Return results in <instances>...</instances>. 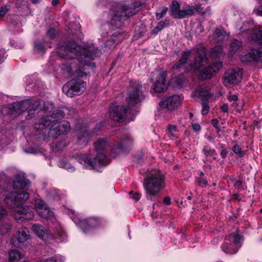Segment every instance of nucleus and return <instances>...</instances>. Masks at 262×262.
<instances>
[{
	"instance_id": "nucleus-57",
	"label": "nucleus",
	"mask_w": 262,
	"mask_h": 262,
	"mask_svg": "<svg viewBox=\"0 0 262 262\" xmlns=\"http://www.w3.org/2000/svg\"><path fill=\"white\" fill-rule=\"evenodd\" d=\"M242 184V182L241 180H238L235 182L234 184V186L235 187L239 188Z\"/></svg>"
},
{
	"instance_id": "nucleus-31",
	"label": "nucleus",
	"mask_w": 262,
	"mask_h": 262,
	"mask_svg": "<svg viewBox=\"0 0 262 262\" xmlns=\"http://www.w3.org/2000/svg\"><path fill=\"white\" fill-rule=\"evenodd\" d=\"M94 146L97 151H100L106 149L109 143L107 139L100 138L94 143Z\"/></svg>"
},
{
	"instance_id": "nucleus-11",
	"label": "nucleus",
	"mask_w": 262,
	"mask_h": 262,
	"mask_svg": "<svg viewBox=\"0 0 262 262\" xmlns=\"http://www.w3.org/2000/svg\"><path fill=\"white\" fill-rule=\"evenodd\" d=\"M86 85V82L82 80H72L63 86L62 91L67 96L72 97L84 92Z\"/></svg>"
},
{
	"instance_id": "nucleus-41",
	"label": "nucleus",
	"mask_w": 262,
	"mask_h": 262,
	"mask_svg": "<svg viewBox=\"0 0 262 262\" xmlns=\"http://www.w3.org/2000/svg\"><path fill=\"white\" fill-rule=\"evenodd\" d=\"M168 10V8L163 7L159 8L156 12L157 18L160 19L162 18L166 14Z\"/></svg>"
},
{
	"instance_id": "nucleus-17",
	"label": "nucleus",
	"mask_w": 262,
	"mask_h": 262,
	"mask_svg": "<svg viewBox=\"0 0 262 262\" xmlns=\"http://www.w3.org/2000/svg\"><path fill=\"white\" fill-rule=\"evenodd\" d=\"M242 73L238 68L227 71L224 75V83L226 85L237 84L242 79Z\"/></svg>"
},
{
	"instance_id": "nucleus-36",
	"label": "nucleus",
	"mask_w": 262,
	"mask_h": 262,
	"mask_svg": "<svg viewBox=\"0 0 262 262\" xmlns=\"http://www.w3.org/2000/svg\"><path fill=\"white\" fill-rule=\"evenodd\" d=\"M58 166L63 168H65L70 172H73L75 170V167L64 160H60L58 162Z\"/></svg>"
},
{
	"instance_id": "nucleus-58",
	"label": "nucleus",
	"mask_w": 262,
	"mask_h": 262,
	"mask_svg": "<svg viewBox=\"0 0 262 262\" xmlns=\"http://www.w3.org/2000/svg\"><path fill=\"white\" fill-rule=\"evenodd\" d=\"M227 152L225 149H222L221 151V156L223 158H225L227 156Z\"/></svg>"
},
{
	"instance_id": "nucleus-42",
	"label": "nucleus",
	"mask_w": 262,
	"mask_h": 262,
	"mask_svg": "<svg viewBox=\"0 0 262 262\" xmlns=\"http://www.w3.org/2000/svg\"><path fill=\"white\" fill-rule=\"evenodd\" d=\"M202 152L206 157L216 155L215 150L214 149L208 148L206 147L203 148Z\"/></svg>"
},
{
	"instance_id": "nucleus-14",
	"label": "nucleus",
	"mask_w": 262,
	"mask_h": 262,
	"mask_svg": "<svg viewBox=\"0 0 262 262\" xmlns=\"http://www.w3.org/2000/svg\"><path fill=\"white\" fill-rule=\"evenodd\" d=\"M241 33L249 32L251 33V37L252 40L262 43V28L255 27L252 21L245 22L240 28Z\"/></svg>"
},
{
	"instance_id": "nucleus-22",
	"label": "nucleus",
	"mask_w": 262,
	"mask_h": 262,
	"mask_svg": "<svg viewBox=\"0 0 262 262\" xmlns=\"http://www.w3.org/2000/svg\"><path fill=\"white\" fill-rule=\"evenodd\" d=\"M32 230L39 238L44 241L54 238V235L49 233L48 231L41 225L38 224L33 225Z\"/></svg>"
},
{
	"instance_id": "nucleus-5",
	"label": "nucleus",
	"mask_w": 262,
	"mask_h": 262,
	"mask_svg": "<svg viewBox=\"0 0 262 262\" xmlns=\"http://www.w3.org/2000/svg\"><path fill=\"white\" fill-rule=\"evenodd\" d=\"M143 185L146 198L151 200L157 198L165 186L163 176L160 171L156 170L153 171L144 179Z\"/></svg>"
},
{
	"instance_id": "nucleus-43",
	"label": "nucleus",
	"mask_w": 262,
	"mask_h": 262,
	"mask_svg": "<svg viewBox=\"0 0 262 262\" xmlns=\"http://www.w3.org/2000/svg\"><path fill=\"white\" fill-rule=\"evenodd\" d=\"M202 108L201 111L203 115H206L209 111L210 108L207 101H203L201 102Z\"/></svg>"
},
{
	"instance_id": "nucleus-28",
	"label": "nucleus",
	"mask_w": 262,
	"mask_h": 262,
	"mask_svg": "<svg viewBox=\"0 0 262 262\" xmlns=\"http://www.w3.org/2000/svg\"><path fill=\"white\" fill-rule=\"evenodd\" d=\"M9 255L10 262H26L27 260L25 255L17 250H11Z\"/></svg>"
},
{
	"instance_id": "nucleus-19",
	"label": "nucleus",
	"mask_w": 262,
	"mask_h": 262,
	"mask_svg": "<svg viewBox=\"0 0 262 262\" xmlns=\"http://www.w3.org/2000/svg\"><path fill=\"white\" fill-rule=\"evenodd\" d=\"M222 63L215 62L212 66L204 68L199 74V78L201 80H205L211 78L215 73L219 72L222 67Z\"/></svg>"
},
{
	"instance_id": "nucleus-1",
	"label": "nucleus",
	"mask_w": 262,
	"mask_h": 262,
	"mask_svg": "<svg viewBox=\"0 0 262 262\" xmlns=\"http://www.w3.org/2000/svg\"><path fill=\"white\" fill-rule=\"evenodd\" d=\"M56 51L60 57L69 60L61 65V70L75 77H83L90 73V69L94 67L90 61L101 54V51L92 44H84L81 47L73 41L60 42Z\"/></svg>"
},
{
	"instance_id": "nucleus-61",
	"label": "nucleus",
	"mask_w": 262,
	"mask_h": 262,
	"mask_svg": "<svg viewBox=\"0 0 262 262\" xmlns=\"http://www.w3.org/2000/svg\"><path fill=\"white\" fill-rule=\"evenodd\" d=\"M198 184L199 185H202V184H204L205 186H206L207 184V181L206 180H200L198 182Z\"/></svg>"
},
{
	"instance_id": "nucleus-49",
	"label": "nucleus",
	"mask_w": 262,
	"mask_h": 262,
	"mask_svg": "<svg viewBox=\"0 0 262 262\" xmlns=\"http://www.w3.org/2000/svg\"><path fill=\"white\" fill-rule=\"evenodd\" d=\"M245 105V102H242V107L241 108H238L237 106H238V104H237V102L236 101H234L233 102V103L232 104V106L235 108H236V111L239 112V113H241L242 110H243V106Z\"/></svg>"
},
{
	"instance_id": "nucleus-33",
	"label": "nucleus",
	"mask_w": 262,
	"mask_h": 262,
	"mask_svg": "<svg viewBox=\"0 0 262 262\" xmlns=\"http://www.w3.org/2000/svg\"><path fill=\"white\" fill-rule=\"evenodd\" d=\"M214 37L217 41H222L227 37L226 32L222 29H216L214 33Z\"/></svg>"
},
{
	"instance_id": "nucleus-64",
	"label": "nucleus",
	"mask_w": 262,
	"mask_h": 262,
	"mask_svg": "<svg viewBox=\"0 0 262 262\" xmlns=\"http://www.w3.org/2000/svg\"><path fill=\"white\" fill-rule=\"evenodd\" d=\"M43 262H56V260L55 259H54V258H51L46 259Z\"/></svg>"
},
{
	"instance_id": "nucleus-6",
	"label": "nucleus",
	"mask_w": 262,
	"mask_h": 262,
	"mask_svg": "<svg viewBox=\"0 0 262 262\" xmlns=\"http://www.w3.org/2000/svg\"><path fill=\"white\" fill-rule=\"evenodd\" d=\"M35 207L36 211L40 216L46 219H51L53 222V228L54 234L60 241L66 239V234L62 230L59 223L53 218V212L49 208L48 204L42 200L37 199L35 201Z\"/></svg>"
},
{
	"instance_id": "nucleus-32",
	"label": "nucleus",
	"mask_w": 262,
	"mask_h": 262,
	"mask_svg": "<svg viewBox=\"0 0 262 262\" xmlns=\"http://www.w3.org/2000/svg\"><path fill=\"white\" fill-rule=\"evenodd\" d=\"M0 221V235H5L11 230L12 226L9 221Z\"/></svg>"
},
{
	"instance_id": "nucleus-4",
	"label": "nucleus",
	"mask_w": 262,
	"mask_h": 262,
	"mask_svg": "<svg viewBox=\"0 0 262 262\" xmlns=\"http://www.w3.org/2000/svg\"><path fill=\"white\" fill-rule=\"evenodd\" d=\"M27 191H22L17 193L12 191V185L4 182H0V200L11 209L21 207V205L29 199Z\"/></svg>"
},
{
	"instance_id": "nucleus-40",
	"label": "nucleus",
	"mask_w": 262,
	"mask_h": 262,
	"mask_svg": "<svg viewBox=\"0 0 262 262\" xmlns=\"http://www.w3.org/2000/svg\"><path fill=\"white\" fill-rule=\"evenodd\" d=\"M168 132L170 136L176 137L178 136V130L176 125H169L168 127Z\"/></svg>"
},
{
	"instance_id": "nucleus-27",
	"label": "nucleus",
	"mask_w": 262,
	"mask_h": 262,
	"mask_svg": "<svg viewBox=\"0 0 262 262\" xmlns=\"http://www.w3.org/2000/svg\"><path fill=\"white\" fill-rule=\"evenodd\" d=\"M78 143L80 144H86L89 140L91 134L86 128H82L77 130Z\"/></svg>"
},
{
	"instance_id": "nucleus-63",
	"label": "nucleus",
	"mask_w": 262,
	"mask_h": 262,
	"mask_svg": "<svg viewBox=\"0 0 262 262\" xmlns=\"http://www.w3.org/2000/svg\"><path fill=\"white\" fill-rule=\"evenodd\" d=\"M160 31H161L157 26L153 29L152 30V33L153 34H157Z\"/></svg>"
},
{
	"instance_id": "nucleus-12",
	"label": "nucleus",
	"mask_w": 262,
	"mask_h": 262,
	"mask_svg": "<svg viewBox=\"0 0 262 262\" xmlns=\"http://www.w3.org/2000/svg\"><path fill=\"white\" fill-rule=\"evenodd\" d=\"M29 106V100L15 102L9 106H4L1 112L3 115L10 114L14 117H17L27 109Z\"/></svg>"
},
{
	"instance_id": "nucleus-51",
	"label": "nucleus",
	"mask_w": 262,
	"mask_h": 262,
	"mask_svg": "<svg viewBox=\"0 0 262 262\" xmlns=\"http://www.w3.org/2000/svg\"><path fill=\"white\" fill-rule=\"evenodd\" d=\"M194 9L195 10V13H204V8L201 6V5H196L194 6Z\"/></svg>"
},
{
	"instance_id": "nucleus-10",
	"label": "nucleus",
	"mask_w": 262,
	"mask_h": 262,
	"mask_svg": "<svg viewBox=\"0 0 262 262\" xmlns=\"http://www.w3.org/2000/svg\"><path fill=\"white\" fill-rule=\"evenodd\" d=\"M243 241V237L238 233H232L226 238L222 248L226 253L232 254L236 253L241 247V242Z\"/></svg>"
},
{
	"instance_id": "nucleus-47",
	"label": "nucleus",
	"mask_w": 262,
	"mask_h": 262,
	"mask_svg": "<svg viewBox=\"0 0 262 262\" xmlns=\"http://www.w3.org/2000/svg\"><path fill=\"white\" fill-rule=\"evenodd\" d=\"M9 8L8 6H2L0 8V18L3 17L8 11Z\"/></svg>"
},
{
	"instance_id": "nucleus-52",
	"label": "nucleus",
	"mask_w": 262,
	"mask_h": 262,
	"mask_svg": "<svg viewBox=\"0 0 262 262\" xmlns=\"http://www.w3.org/2000/svg\"><path fill=\"white\" fill-rule=\"evenodd\" d=\"M228 99L229 101H236L238 100V97L236 95H230Z\"/></svg>"
},
{
	"instance_id": "nucleus-48",
	"label": "nucleus",
	"mask_w": 262,
	"mask_h": 262,
	"mask_svg": "<svg viewBox=\"0 0 262 262\" xmlns=\"http://www.w3.org/2000/svg\"><path fill=\"white\" fill-rule=\"evenodd\" d=\"M129 194L130 198L134 199L136 201L139 200V199H140V195L138 193H133V191H130Z\"/></svg>"
},
{
	"instance_id": "nucleus-53",
	"label": "nucleus",
	"mask_w": 262,
	"mask_h": 262,
	"mask_svg": "<svg viewBox=\"0 0 262 262\" xmlns=\"http://www.w3.org/2000/svg\"><path fill=\"white\" fill-rule=\"evenodd\" d=\"M211 123H212V124L213 125V126L216 128L217 133H219L220 131V129H219V127L217 126V123H218L217 120L215 119H212L211 121Z\"/></svg>"
},
{
	"instance_id": "nucleus-23",
	"label": "nucleus",
	"mask_w": 262,
	"mask_h": 262,
	"mask_svg": "<svg viewBox=\"0 0 262 262\" xmlns=\"http://www.w3.org/2000/svg\"><path fill=\"white\" fill-rule=\"evenodd\" d=\"M167 73L165 71L160 73L156 80L154 90L157 93H161L167 90V85L165 83V77Z\"/></svg>"
},
{
	"instance_id": "nucleus-7",
	"label": "nucleus",
	"mask_w": 262,
	"mask_h": 262,
	"mask_svg": "<svg viewBox=\"0 0 262 262\" xmlns=\"http://www.w3.org/2000/svg\"><path fill=\"white\" fill-rule=\"evenodd\" d=\"M141 7L138 3L132 4L129 7L125 5H117L111 20V24L116 27H121L127 17L136 14Z\"/></svg>"
},
{
	"instance_id": "nucleus-44",
	"label": "nucleus",
	"mask_w": 262,
	"mask_h": 262,
	"mask_svg": "<svg viewBox=\"0 0 262 262\" xmlns=\"http://www.w3.org/2000/svg\"><path fill=\"white\" fill-rule=\"evenodd\" d=\"M8 215L6 209L2 205H0V221H3Z\"/></svg>"
},
{
	"instance_id": "nucleus-54",
	"label": "nucleus",
	"mask_w": 262,
	"mask_h": 262,
	"mask_svg": "<svg viewBox=\"0 0 262 262\" xmlns=\"http://www.w3.org/2000/svg\"><path fill=\"white\" fill-rule=\"evenodd\" d=\"M192 128L195 132H198L201 129V126L199 124H194L192 125Z\"/></svg>"
},
{
	"instance_id": "nucleus-21",
	"label": "nucleus",
	"mask_w": 262,
	"mask_h": 262,
	"mask_svg": "<svg viewBox=\"0 0 262 262\" xmlns=\"http://www.w3.org/2000/svg\"><path fill=\"white\" fill-rule=\"evenodd\" d=\"M182 99L178 95H174L168 97L165 101L160 103V106L162 108L172 110L178 107L181 104Z\"/></svg>"
},
{
	"instance_id": "nucleus-3",
	"label": "nucleus",
	"mask_w": 262,
	"mask_h": 262,
	"mask_svg": "<svg viewBox=\"0 0 262 262\" xmlns=\"http://www.w3.org/2000/svg\"><path fill=\"white\" fill-rule=\"evenodd\" d=\"M193 57H194L193 62H190L189 64L191 69L194 71L208 63L205 49L201 46H198L193 49L184 52L179 61L173 66V68L176 69H180L185 63L190 61Z\"/></svg>"
},
{
	"instance_id": "nucleus-59",
	"label": "nucleus",
	"mask_w": 262,
	"mask_h": 262,
	"mask_svg": "<svg viewBox=\"0 0 262 262\" xmlns=\"http://www.w3.org/2000/svg\"><path fill=\"white\" fill-rule=\"evenodd\" d=\"M164 202L166 205H169L170 204V199L169 197H165L164 199Z\"/></svg>"
},
{
	"instance_id": "nucleus-18",
	"label": "nucleus",
	"mask_w": 262,
	"mask_h": 262,
	"mask_svg": "<svg viewBox=\"0 0 262 262\" xmlns=\"http://www.w3.org/2000/svg\"><path fill=\"white\" fill-rule=\"evenodd\" d=\"M13 215L16 220H29L34 216L33 208L28 206L14 209Z\"/></svg>"
},
{
	"instance_id": "nucleus-15",
	"label": "nucleus",
	"mask_w": 262,
	"mask_h": 262,
	"mask_svg": "<svg viewBox=\"0 0 262 262\" xmlns=\"http://www.w3.org/2000/svg\"><path fill=\"white\" fill-rule=\"evenodd\" d=\"M30 235L28 229H20L12 239V244L16 247L23 248L29 244Z\"/></svg>"
},
{
	"instance_id": "nucleus-30",
	"label": "nucleus",
	"mask_w": 262,
	"mask_h": 262,
	"mask_svg": "<svg viewBox=\"0 0 262 262\" xmlns=\"http://www.w3.org/2000/svg\"><path fill=\"white\" fill-rule=\"evenodd\" d=\"M80 225L86 229L94 228L99 225V221L95 218L91 217L82 220L80 222Z\"/></svg>"
},
{
	"instance_id": "nucleus-45",
	"label": "nucleus",
	"mask_w": 262,
	"mask_h": 262,
	"mask_svg": "<svg viewBox=\"0 0 262 262\" xmlns=\"http://www.w3.org/2000/svg\"><path fill=\"white\" fill-rule=\"evenodd\" d=\"M253 13L257 15L262 16V0L259 1V5L258 8L253 10Z\"/></svg>"
},
{
	"instance_id": "nucleus-16",
	"label": "nucleus",
	"mask_w": 262,
	"mask_h": 262,
	"mask_svg": "<svg viewBox=\"0 0 262 262\" xmlns=\"http://www.w3.org/2000/svg\"><path fill=\"white\" fill-rule=\"evenodd\" d=\"M126 112V107L113 104L108 110V117L115 122H122L125 118Z\"/></svg>"
},
{
	"instance_id": "nucleus-50",
	"label": "nucleus",
	"mask_w": 262,
	"mask_h": 262,
	"mask_svg": "<svg viewBox=\"0 0 262 262\" xmlns=\"http://www.w3.org/2000/svg\"><path fill=\"white\" fill-rule=\"evenodd\" d=\"M220 109L224 113H227L229 110L228 105L227 103H224L220 106Z\"/></svg>"
},
{
	"instance_id": "nucleus-38",
	"label": "nucleus",
	"mask_w": 262,
	"mask_h": 262,
	"mask_svg": "<svg viewBox=\"0 0 262 262\" xmlns=\"http://www.w3.org/2000/svg\"><path fill=\"white\" fill-rule=\"evenodd\" d=\"M232 150L234 153L237 155L239 157H242L245 155V152L242 150L241 147L238 144H235L233 146Z\"/></svg>"
},
{
	"instance_id": "nucleus-8",
	"label": "nucleus",
	"mask_w": 262,
	"mask_h": 262,
	"mask_svg": "<svg viewBox=\"0 0 262 262\" xmlns=\"http://www.w3.org/2000/svg\"><path fill=\"white\" fill-rule=\"evenodd\" d=\"M75 159L84 167L100 171L101 167L106 166L109 163L107 156L102 153H99L93 160L87 154H77Z\"/></svg>"
},
{
	"instance_id": "nucleus-34",
	"label": "nucleus",
	"mask_w": 262,
	"mask_h": 262,
	"mask_svg": "<svg viewBox=\"0 0 262 262\" xmlns=\"http://www.w3.org/2000/svg\"><path fill=\"white\" fill-rule=\"evenodd\" d=\"M195 13L194 6H188L187 9L184 10H182L181 14L178 17H181V18H184L186 16H191Z\"/></svg>"
},
{
	"instance_id": "nucleus-56",
	"label": "nucleus",
	"mask_w": 262,
	"mask_h": 262,
	"mask_svg": "<svg viewBox=\"0 0 262 262\" xmlns=\"http://www.w3.org/2000/svg\"><path fill=\"white\" fill-rule=\"evenodd\" d=\"M165 25V23L163 21H160L158 25H157V27L161 30L162 29L164 28Z\"/></svg>"
},
{
	"instance_id": "nucleus-20",
	"label": "nucleus",
	"mask_w": 262,
	"mask_h": 262,
	"mask_svg": "<svg viewBox=\"0 0 262 262\" xmlns=\"http://www.w3.org/2000/svg\"><path fill=\"white\" fill-rule=\"evenodd\" d=\"M262 56V49H252L243 53L241 59L242 62H258Z\"/></svg>"
},
{
	"instance_id": "nucleus-60",
	"label": "nucleus",
	"mask_w": 262,
	"mask_h": 262,
	"mask_svg": "<svg viewBox=\"0 0 262 262\" xmlns=\"http://www.w3.org/2000/svg\"><path fill=\"white\" fill-rule=\"evenodd\" d=\"M115 42L112 39H111V40H107L106 42H105V46H110V45H113V44H114Z\"/></svg>"
},
{
	"instance_id": "nucleus-2",
	"label": "nucleus",
	"mask_w": 262,
	"mask_h": 262,
	"mask_svg": "<svg viewBox=\"0 0 262 262\" xmlns=\"http://www.w3.org/2000/svg\"><path fill=\"white\" fill-rule=\"evenodd\" d=\"M66 114H71V110L67 107H63L61 110L53 108L50 116L54 118L43 117L39 123L35 124L36 135L39 139L48 141L50 138H56L61 134L68 133L71 129L69 122L65 120L58 121Z\"/></svg>"
},
{
	"instance_id": "nucleus-37",
	"label": "nucleus",
	"mask_w": 262,
	"mask_h": 262,
	"mask_svg": "<svg viewBox=\"0 0 262 262\" xmlns=\"http://www.w3.org/2000/svg\"><path fill=\"white\" fill-rule=\"evenodd\" d=\"M211 54L213 57H220L223 55L222 47L220 46L215 47L211 50Z\"/></svg>"
},
{
	"instance_id": "nucleus-13",
	"label": "nucleus",
	"mask_w": 262,
	"mask_h": 262,
	"mask_svg": "<svg viewBox=\"0 0 262 262\" xmlns=\"http://www.w3.org/2000/svg\"><path fill=\"white\" fill-rule=\"evenodd\" d=\"M141 89L142 85L140 82H136L133 83L132 90L126 99L129 108L134 106L143 100L144 96L142 94Z\"/></svg>"
},
{
	"instance_id": "nucleus-46",
	"label": "nucleus",
	"mask_w": 262,
	"mask_h": 262,
	"mask_svg": "<svg viewBox=\"0 0 262 262\" xmlns=\"http://www.w3.org/2000/svg\"><path fill=\"white\" fill-rule=\"evenodd\" d=\"M47 34L50 39H52L55 36V30L53 28H50L47 31Z\"/></svg>"
},
{
	"instance_id": "nucleus-39",
	"label": "nucleus",
	"mask_w": 262,
	"mask_h": 262,
	"mask_svg": "<svg viewBox=\"0 0 262 262\" xmlns=\"http://www.w3.org/2000/svg\"><path fill=\"white\" fill-rule=\"evenodd\" d=\"M34 50L38 53H44L46 48L44 45L40 42H35L34 44Z\"/></svg>"
},
{
	"instance_id": "nucleus-9",
	"label": "nucleus",
	"mask_w": 262,
	"mask_h": 262,
	"mask_svg": "<svg viewBox=\"0 0 262 262\" xmlns=\"http://www.w3.org/2000/svg\"><path fill=\"white\" fill-rule=\"evenodd\" d=\"M54 106L52 103L49 101L44 102L42 100L32 101L29 100V106L26 110L28 111V115L26 116L27 119L33 118L35 115L37 110L40 109L42 112V118L43 117H51L54 118L53 116H51L49 114L52 112Z\"/></svg>"
},
{
	"instance_id": "nucleus-29",
	"label": "nucleus",
	"mask_w": 262,
	"mask_h": 262,
	"mask_svg": "<svg viewBox=\"0 0 262 262\" xmlns=\"http://www.w3.org/2000/svg\"><path fill=\"white\" fill-rule=\"evenodd\" d=\"M181 12L180 4L176 1H173L170 6V15L176 18H181V17L178 16L180 15Z\"/></svg>"
},
{
	"instance_id": "nucleus-62",
	"label": "nucleus",
	"mask_w": 262,
	"mask_h": 262,
	"mask_svg": "<svg viewBox=\"0 0 262 262\" xmlns=\"http://www.w3.org/2000/svg\"><path fill=\"white\" fill-rule=\"evenodd\" d=\"M26 152L30 154H35L36 152V150L33 148H29L28 150H26Z\"/></svg>"
},
{
	"instance_id": "nucleus-24",
	"label": "nucleus",
	"mask_w": 262,
	"mask_h": 262,
	"mask_svg": "<svg viewBox=\"0 0 262 262\" xmlns=\"http://www.w3.org/2000/svg\"><path fill=\"white\" fill-rule=\"evenodd\" d=\"M29 184V181L23 176L17 175L14 178L13 187L16 189H23L28 186Z\"/></svg>"
},
{
	"instance_id": "nucleus-35",
	"label": "nucleus",
	"mask_w": 262,
	"mask_h": 262,
	"mask_svg": "<svg viewBox=\"0 0 262 262\" xmlns=\"http://www.w3.org/2000/svg\"><path fill=\"white\" fill-rule=\"evenodd\" d=\"M242 45V42L237 39H234L230 45V53L234 54L239 49Z\"/></svg>"
},
{
	"instance_id": "nucleus-55",
	"label": "nucleus",
	"mask_w": 262,
	"mask_h": 262,
	"mask_svg": "<svg viewBox=\"0 0 262 262\" xmlns=\"http://www.w3.org/2000/svg\"><path fill=\"white\" fill-rule=\"evenodd\" d=\"M5 53V51L3 50H0V63H1L4 61Z\"/></svg>"
},
{
	"instance_id": "nucleus-25",
	"label": "nucleus",
	"mask_w": 262,
	"mask_h": 262,
	"mask_svg": "<svg viewBox=\"0 0 262 262\" xmlns=\"http://www.w3.org/2000/svg\"><path fill=\"white\" fill-rule=\"evenodd\" d=\"M193 97L196 101H199V98H201V101H206V99L210 96V93L205 88H200L195 90L192 94Z\"/></svg>"
},
{
	"instance_id": "nucleus-26",
	"label": "nucleus",
	"mask_w": 262,
	"mask_h": 262,
	"mask_svg": "<svg viewBox=\"0 0 262 262\" xmlns=\"http://www.w3.org/2000/svg\"><path fill=\"white\" fill-rule=\"evenodd\" d=\"M133 139L130 136H127L121 140L117 145L116 148L119 151H125L129 149L133 145Z\"/></svg>"
}]
</instances>
